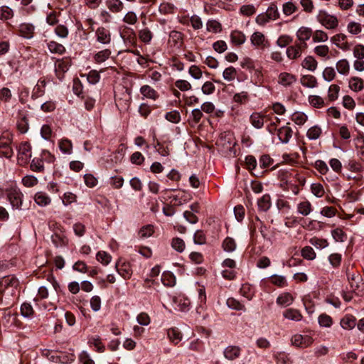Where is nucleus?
Here are the masks:
<instances>
[{
	"label": "nucleus",
	"instance_id": "58",
	"mask_svg": "<svg viewBox=\"0 0 364 364\" xmlns=\"http://www.w3.org/2000/svg\"><path fill=\"white\" fill-rule=\"evenodd\" d=\"M347 30L350 33L357 35L361 32L362 26L359 23L350 21L347 26Z\"/></svg>",
	"mask_w": 364,
	"mask_h": 364
},
{
	"label": "nucleus",
	"instance_id": "39",
	"mask_svg": "<svg viewBox=\"0 0 364 364\" xmlns=\"http://www.w3.org/2000/svg\"><path fill=\"white\" fill-rule=\"evenodd\" d=\"M222 247L224 251L232 252L235 250L237 245L235 240L230 237H227L223 242Z\"/></svg>",
	"mask_w": 364,
	"mask_h": 364
},
{
	"label": "nucleus",
	"instance_id": "46",
	"mask_svg": "<svg viewBox=\"0 0 364 364\" xmlns=\"http://www.w3.org/2000/svg\"><path fill=\"white\" fill-rule=\"evenodd\" d=\"M321 134V129L318 126H314L309 128L307 131L306 136L310 140H316L320 137Z\"/></svg>",
	"mask_w": 364,
	"mask_h": 364
},
{
	"label": "nucleus",
	"instance_id": "36",
	"mask_svg": "<svg viewBox=\"0 0 364 364\" xmlns=\"http://www.w3.org/2000/svg\"><path fill=\"white\" fill-rule=\"evenodd\" d=\"M161 282L165 286L172 287L176 284V279L173 273L165 272L162 274Z\"/></svg>",
	"mask_w": 364,
	"mask_h": 364
},
{
	"label": "nucleus",
	"instance_id": "10",
	"mask_svg": "<svg viewBox=\"0 0 364 364\" xmlns=\"http://www.w3.org/2000/svg\"><path fill=\"white\" fill-rule=\"evenodd\" d=\"M96 40L101 44L108 45L111 43L110 31L105 27H99L95 31Z\"/></svg>",
	"mask_w": 364,
	"mask_h": 364
},
{
	"label": "nucleus",
	"instance_id": "37",
	"mask_svg": "<svg viewBox=\"0 0 364 364\" xmlns=\"http://www.w3.org/2000/svg\"><path fill=\"white\" fill-rule=\"evenodd\" d=\"M58 146L62 153L65 154H71L73 151V144L70 140L63 139L59 141Z\"/></svg>",
	"mask_w": 364,
	"mask_h": 364
},
{
	"label": "nucleus",
	"instance_id": "42",
	"mask_svg": "<svg viewBox=\"0 0 364 364\" xmlns=\"http://www.w3.org/2000/svg\"><path fill=\"white\" fill-rule=\"evenodd\" d=\"M307 115L302 112H295L291 115V120L297 125H303L307 121Z\"/></svg>",
	"mask_w": 364,
	"mask_h": 364
},
{
	"label": "nucleus",
	"instance_id": "23",
	"mask_svg": "<svg viewBox=\"0 0 364 364\" xmlns=\"http://www.w3.org/2000/svg\"><path fill=\"white\" fill-rule=\"evenodd\" d=\"M140 92L144 97L154 100H156L159 96L158 92L154 88L147 85L141 87Z\"/></svg>",
	"mask_w": 364,
	"mask_h": 364
},
{
	"label": "nucleus",
	"instance_id": "16",
	"mask_svg": "<svg viewBox=\"0 0 364 364\" xmlns=\"http://www.w3.org/2000/svg\"><path fill=\"white\" fill-rule=\"evenodd\" d=\"M264 118L262 113L253 112L250 117V122L255 128L261 129L264 126Z\"/></svg>",
	"mask_w": 364,
	"mask_h": 364
},
{
	"label": "nucleus",
	"instance_id": "12",
	"mask_svg": "<svg viewBox=\"0 0 364 364\" xmlns=\"http://www.w3.org/2000/svg\"><path fill=\"white\" fill-rule=\"evenodd\" d=\"M50 359L54 363L68 364L75 360V355L73 353L58 352L56 355H52Z\"/></svg>",
	"mask_w": 364,
	"mask_h": 364
},
{
	"label": "nucleus",
	"instance_id": "44",
	"mask_svg": "<svg viewBox=\"0 0 364 364\" xmlns=\"http://www.w3.org/2000/svg\"><path fill=\"white\" fill-rule=\"evenodd\" d=\"M309 242L317 249H323L328 246V242L327 240L316 237L311 238Z\"/></svg>",
	"mask_w": 364,
	"mask_h": 364
},
{
	"label": "nucleus",
	"instance_id": "24",
	"mask_svg": "<svg viewBox=\"0 0 364 364\" xmlns=\"http://www.w3.org/2000/svg\"><path fill=\"white\" fill-rule=\"evenodd\" d=\"M47 47L50 53L59 55L64 54L66 50L63 45L54 41H49L47 43Z\"/></svg>",
	"mask_w": 364,
	"mask_h": 364
},
{
	"label": "nucleus",
	"instance_id": "52",
	"mask_svg": "<svg viewBox=\"0 0 364 364\" xmlns=\"http://www.w3.org/2000/svg\"><path fill=\"white\" fill-rule=\"evenodd\" d=\"M154 226L147 225L143 226L139 231V235L141 238H147L151 237L154 233Z\"/></svg>",
	"mask_w": 364,
	"mask_h": 364
},
{
	"label": "nucleus",
	"instance_id": "60",
	"mask_svg": "<svg viewBox=\"0 0 364 364\" xmlns=\"http://www.w3.org/2000/svg\"><path fill=\"white\" fill-rule=\"evenodd\" d=\"M226 304H227L228 306L232 309H235V310H237V311H240V310L245 311V306L233 298L228 299Z\"/></svg>",
	"mask_w": 364,
	"mask_h": 364
},
{
	"label": "nucleus",
	"instance_id": "26",
	"mask_svg": "<svg viewBox=\"0 0 364 364\" xmlns=\"http://www.w3.org/2000/svg\"><path fill=\"white\" fill-rule=\"evenodd\" d=\"M35 27L31 23H21L19 26V31L22 36L26 38H31L33 36Z\"/></svg>",
	"mask_w": 364,
	"mask_h": 364
},
{
	"label": "nucleus",
	"instance_id": "49",
	"mask_svg": "<svg viewBox=\"0 0 364 364\" xmlns=\"http://www.w3.org/2000/svg\"><path fill=\"white\" fill-rule=\"evenodd\" d=\"M139 36L142 42L149 43L151 41L153 35L148 28H145L139 31Z\"/></svg>",
	"mask_w": 364,
	"mask_h": 364
},
{
	"label": "nucleus",
	"instance_id": "19",
	"mask_svg": "<svg viewBox=\"0 0 364 364\" xmlns=\"http://www.w3.org/2000/svg\"><path fill=\"white\" fill-rule=\"evenodd\" d=\"M294 301L293 296L289 292H284L277 298V304L282 306H288Z\"/></svg>",
	"mask_w": 364,
	"mask_h": 364
},
{
	"label": "nucleus",
	"instance_id": "38",
	"mask_svg": "<svg viewBox=\"0 0 364 364\" xmlns=\"http://www.w3.org/2000/svg\"><path fill=\"white\" fill-rule=\"evenodd\" d=\"M70 65V60L67 58L58 60L55 64V71L64 73L68 70Z\"/></svg>",
	"mask_w": 364,
	"mask_h": 364
},
{
	"label": "nucleus",
	"instance_id": "25",
	"mask_svg": "<svg viewBox=\"0 0 364 364\" xmlns=\"http://www.w3.org/2000/svg\"><path fill=\"white\" fill-rule=\"evenodd\" d=\"M283 316L289 320L299 321L302 319L300 311L295 309H288L283 312Z\"/></svg>",
	"mask_w": 364,
	"mask_h": 364
},
{
	"label": "nucleus",
	"instance_id": "1",
	"mask_svg": "<svg viewBox=\"0 0 364 364\" xmlns=\"http://www.w3.org/2000/svg\"><path fill=\"white\" fill-rule=\"evenodd\" d=\"M19 282L14 275H7L0 279V294L12 296L15 294Z\"/></svg>",
	"mask_w": 364,
	"mask_h": 364
},
{
	"label": "nucleus",
	"instance_id": "45",
	"mask_svg": "<svg viewBox=\"0 0 364 364\" xmlns=\"http://www.w3.org/2000/svg\"><path fill=\"white\" fill-rule=\"evenodd\" d=\"M331 235L336 242H343L347 239V235L341 228H336L331 231Z\"/></svg>",
	"mask_w": 364,
	"mask_h": 364
},
{
	"label": "nucleus",
	"instance_id": "21",
	"mask_svg": "<svg viewBox=\"0 0 364 364\" xmlns=\"http://www.w3.org/2000/svg\"><path fill=\"white\" fill-rule=\"evenodd\" d=\"M112 54L109 49H104L96 53L93 56V60L95 63L100 64L105 62Z\"/></svg>",
	"mask_w": 364,
	"mask_h": 364
},
{
	"label": "nucleus",
	"instance_id": "13",
	"mask_svg": "<svg viewBox=\"0 0 364 364\" xmlns=\"http://www.w3.org/2000/svg\"><path fill=\"white\" fill-rule=\"evenodd\" d=\"M242 349L237 346H228L223 350L224 357L229 360H235L241 355Z\"/></svg>",
	"mask_w": 364,
	"mask_h": 364
},
{
	"label": "nucleus",
	"instance_id": "63",
	"mask_svg": "<svg viewBox=\"0 0 364 364\" xmlns=\"http://www.w3.org/2000/svg\"><path fill=\"white\" fill-rule=\"evenodd\" d=\"M311 193L318 198H321L324 195V188L321 183H312L311 186Z\"/></svg>",
	"mask_w": 364,
	"mask_h": 364
},
{
	"label": "nucleus",
	"instance_id": "59",
	"mask_svg": "<svg viewBox=\"0 0 364 364\" xmlns=\"http://www.w3.org/2000/svg\"><path fill=\"white\" fill-rule=\"evenodd\" d=\"M277 207L283 213H288L291 208L289 202L283 198H279L277 200Z\"/></svg>",
	"mask_w": 364,
	"mask_h": 364
},
{
	"label": "nucleus",
	"instance_id": "51",
	"mask_svg": "<svg viewBox=\"0 0 364 364\" xmlns=\"http://www.w3.org/2000/svg\"><path fill=\"white\" fill-rule=\"evenodd\" d=\"M342 255L339 253H332L328 256V262L334 268H338L341 263Z\"/></svg>",
	"mask_w": 364,
	"mask_h": 364
},
{
	"label": "nucleus",
	"instance_id": "43",
	"mask_svg": "<svg viewBox=\"0 0 364 364\" xmlns=\"http://www.w3.org/2000/svg\"><path fill=\"white\" fill-rule=\"evenodd\" d=\"M20 310L21 316L25 318H31L34 314V310L30 303H23Z\"/></svg>",
	"mask_w": 364,
	"mask_h": 364
},
{
	"label": "nucleus",
	"instance_id": "50",
	"mask_svg": "<svg viewBox=\"0 0 364 364\" xmlns=\"http://www.w3.org/2000/svg\"><path fill=\"white\" fill-rule=\"evenodd\" d=\"M265 14L267 15V17L270 18L271 21L276 20L279 17V13L278 11L277 6L274 4H271L268 7Z\"/></svg>",
	"mask_w": 364,
	"mask_h": 364
},
{
	"label": "nucleus",
	"instance_id": "29",
	"mask_svg": "<svg viewBox=\"0 0 364 364\" xmlns=\"http://www.w3.org/2000/svg\"><path fill=\"white\" fill-rule=\"evenodd\" d=\"M300 81L303 86L309 88H314L318 84L316 78L311 75H303Z\"/></svg>",
	"mask_w": 364,
	"mask_h": 364
},
{
	"label": "nucleus",
	"instance_id": "57",
	"mask_svg": "<svg viewBox=\"0 0 364 364\" xmlns=\"http://www.w3.org/2000/svg\"><path fill=\"white\" fill-rule=\"evenodd\" d=\"M340 87L337 85H331L328 91V97L330 101H335L338 97Z\"/></svg>",
	"mask_w": 364,
	"mask_h": 364
},
{
	"label": "nucleus",
	"instance_id": "61",
	"mask_svg": "<svg viewBox=\"0 0 364 364\" xmlns=\"http://www.w3.org/2000/svg\"><path fill=\"white\" fill-rule=\"evenodd\" d=\"M172 247L178 252H182L185 249L184 241L179 237H175L171 242Z\"/></svg>",
	"mask_w": 364,
	"mask_h": 364
},
{
	"label": "nucleus",
	"instance_id": "28",
	"mask_svg": "<svg viewBox=\"0 0 364 364\" xmlns=\"http://www.w3.org/2000/svg\"><path fill=\"white\" fill-rule=\"evenodd\" d=\"M312 35V31L308 27H301L296 32V36L300 43H306Z\"/></svg>",
	"mask_w": 364,
	"mask_h": 364
},
{
	"label": "nucleus",
	"instance_id": "2",
	"mask_svg": "<svg viewBox=\"0 0 364 364\" xmlns=\"http://www.w3.org/2000/svg\"><path fill=\"white\" fill-rule=\"evenodd\" d=\"M13 134L4 132L0 136V155L10 159L14 156V150L11 147Z\"/></svg>",
	"mask_w": 364,
	"mask_h": 364
},
{
	"label": "nucleus",
	"instance_id": "11",
	"mask_svg": "<svg viewBox=\"0 0 364 364\" xmlns=\"http://www.w3.org/2000/svg\"><path fill=\"white\" fill-rule=\"evenodd\" d=\"M331 42L343 50H349L351 44L347 41V36L343 33H338L331 38Z\"/></svg>",
	"mask_w": 364,
	"mask_h": 364
},
{
	"label": "nucleus",
	"instance_id": "54",
	"mask_svg": "<svg viewBox=\"0 0 364 364\" xmlns=\"http://www.w3.org/2000/svg\"><path fill=\"white\" fill-rule=\"evenodd\" d=\"M301 256L308 260H313L316 258V252L310 246H306L301 250Z\"/></svg>",
	"mask_w": 364,
	"mask_h": 364
},
{
	"label": "nucleus",
	"instance_id": "31",
	"mask_svg": "<svg viewBox=\"0 0 364 364\" xmlns=\"http://www.w3.org/2000/svg\"><path fill=\"white\" fill-rule=\"evenodd\" d=\"M355 325L356 318L352 315H346L341 321V326L344 329H353Z\"/></svg>",
	"mask_w": 364,
	"mask_h": 364
},
{
	"label": "nucleus",
	"instance_id": "35",
	"mask_svg": "<svg viewBox=\"0 0 364 364\" xmlns=\"http://www.w3.org/2000/svg\"><path fill=\"white\" fill-rule=\"evenodd\" d=\"M231 42L237 46L243 44L246 41V37L243 33L238 31H233L230 34Z\"/></svg>",
	"mask_w": 364,
	"mask_h": 364
},
{
	"label": "nucleus",
	"instance_id": "14",
	"mask_svg": "<svg viewBox=\"0 0 364 364\" xmlns=\"http://www.w3.org/2000/svg\"><path fill=\"white\" fill-rule=\"evenodd\" d=\"M292 129L288 126H283L277 130V136L283 144H287L292 136Z\"/></svg>",
	"mask_w": 364,
	"mask_h": 364
},
{
	"label": "nucleus",
	"instance_id": "5",
	"mask_svg": "<svg viewBox=\"0 0 364 364\" xmlns=\"http://www.w3.org/2000/svg\"><path fill=\"white\" fill-rule=\"evenodd\" d=\"M7 198L14 208L21 209L23 203V193L19 189L11 188L8 191Z\"/></svg>",
	"mask_w": 364,
	"mask_h": 364
},
{
	"label": "nucleus",
	"instance_id": "15",
	"mask_svg": "<svg viewBox=\"0 0 364 364\" xmlns=\"http://www.w3.org/2000/svg\"><path fill=\"white\" fill-rule=\"evenodd\" d=\"M296 81V77L289 73H281L278 77V83L284 87L291 86Z\"/></svg>",
	"mask_w": 364,
	"mask_h": 364
},
{
	"label": "nucleus",
	"instance_id": "17",
	"mask_svg": "<svg viewBox=\"0 0 364 364\" xmlns=\"http://www.w3.org/2000/svg\"><path fill=\"white\" fill-rule=\"evenodd\" d=\"M268 279L269 280L271 284L279 288H283L288 285L286 277L283 275H279L276 274H272L269 277H268Z\"/></svg>",
	"mask_w": 364,
	"mask_h": 364
},
{
	"label": "nucleus",
	"instance_id": "9",
	"mask_svg": "<svg viewBox=\"0 0 364 364\" xmlns=\"http://www.w3.org/2000/svg\"><path fill=\"white\" fill-rule=\"evenodd\" d=\"M307 46L306 43H298L294 46H289L286 53L289 59L294 60L301 55L302 50Z\"/></svg>",
	"mask_w": 364,
	"mask_h": 364
},
{
	"label": "nucleus",
	"instance_id": "33",
	"mask_svg": "<svg viewBox=\"0 0 364 364\" xmlns=\"http://www.w3.org/2000/svg\"><path fill=\"white\" fill-rule=\"evenodd\" d=\"M106 4L109 10L112 13H119L124 8V4L120 0H108Z\"/></svg>",
	"mask_w": 364,
	"mask_h": 364
},
{
	"label": "nucleus",
	"instance_id": "8",
	"mask_svg": "<svg viewBox=\"0 0 364 364\" xmlns=\"http://www.w3.org/2000/svg\"><path fill=\"white\" fill-rule=\"evenodd\" d=\"M119 274L124 279H129L132 275V269L129 262L119 259L115 264Z\"/></svg>",
	"mask_w": 364,
	"mask_h": 364
},
{
	"label": "nucleus",
	"instance_id": "20",
	"mask_svg": "<svg viewBox=\"0 0 364 364\" xmlns=\"http://www.w3.org/2000/svg\"><path fill=\"white\" fill-rule=\"evenodd\" d=\"M34 200L38 205L42 207L46 206L51 203L50 198L43 191L37 192L35 194Z\"/></svg>",
	"mask_w": 364,
	"mask_h": 364
},
{
	"label": "nucleus",
	"instance_id": "48",
	"mask_svg": "<svg viewBox=\"0 0 364 364\" xmlns=\"http://www.w3.org/2000/svg\"><path fill=\"white\" fill-rule=\"evenodd\" d=\"M223 77L225 80H233L237 77L236 69L232 66L225 68L223 73Z\"/></svg>",
	"mask_w": 364,
	"mask_h": 364
},
{
	"label": "nucleus",
	"instance_id": "47",
	"mask_svg": "<svg viewBox=\"0 0 364 364\" xmlns=\"http://www.w3.org/2000/svg\"><path fill=\"white\" fill-rule=\"evenodd\" d=\"M206 28L208 31L219 33L222 31V25L216 20H209L206 23Z\"/></svg>",
	"mask_w": 364,
	"mask_h": 364
},
{
	"label": "nucleus",
	"instance_id": "32",
	"mask_svg": "<svg viewBox=\"0 0 364 364\" xmlns=\"http://www.w3.org/2000/svg\"><path fill=\"white\" fill-rule=\"evenodd\" d=\"M311 211L312 206L311 203L308 200L300 202L297 205V212L304 216H307Z\"/></svg>",
	"mask_w": 364,
	"mask_h": 364
},
{
	"label": "nucleus",
	"instance_id": "4",
	"mask_svg": "<svg viewBox=\"0 0 364 364\" xmlns=\"http://www.w3.org/2000/svg\"><path fill=\"white\" fill-rule=\"evenodd\" d=\"M17 148V160L21 166L28 164L31 157V146L27 141L21 142Z\"/></svg>",
	"mask_w": 364,
	"mask_h": 364
},
{
	"label": "nucleus",
	"instance_id": "34",
	"mask_svg": "<svg viewBox=\"0 0 364 364\" xmlns=\"http://www.w3.org/2000/svg\"><path fill=\"white\" fill-rule=\"evenodd\" d=\"M258 208L261 211L266 212L271 207V198L269 195L265 194L257 202Z\"/></svg>",
	"mask_w": 364,
	"mask_h": 364
},
{
	"label": "nucleus",
	"instance_id": "53",
	"mask_svg": "<svg viewBox=\"0 0 364 364\" xmlns=\"http://www.w3.org/2000/svg\"><path fill=\"white\" fill-rule=\"evenodd\" d=\"M22 183L24 186L30 188L38 184V178L33 175H26L22 178Z\"/></svg>",
	"mask_w": 364,
	"mask_h": 364
},
{
	"label": "nucleus",
	"instance_id": "18",
	"mask_svg": "<svg viewBox=\"0 0 364 364\" xmlns=\"http://www.w3.org/2000/svg\"><path fill=\"white\" fill-rule=\"evenodd\" d=\"M167 336L170 341L177 345L182 339V333L177 328H171L167 331Z\"/></svg>",
	"mask_w": 364,
	"mask_h": 364
},
{
	"label": "nucleus",
	"instance_id": "56",
	"mask_svg": "<svg viewBox=\"0 0 364 364\" xmlns=\"http://www.w3.org/2000/svg\"><path fill=\"white\" fill-rule=\"evenodd\" d=\"M100 72L96 70H90L87 75V80L92 85L97 84L100 81Z\"/></svg>",
	"mask_w": 364,
	"mask_h": 364
},
{
	"label": "nucleus",
	"instance_id": "3",
	"mask_svg": "<svg viewBox=\"0 0 364 364\" xmlns=\"http://www.w3.org/2000/svg\"><path fill=\"white\" fill-rule=\"evenodd\" d=\"M318 21L327 29H334L338 26L336 16L329 14L324 10H320L316 16Z\"/></svg>",
	"mask_w": 364,
	"mask_h": 364
},
{
	"label": "nucleus",
	"instance_id": "55",
	"mask_svg": "<svg viewBox=\"0 0 364 364\" xmlns=\"http://www.w3.org/2000/svg\"><path fill=\"white\" fill-rule=\"evenodd\" d=\"M309 102L316 108H321L324 105L323 98L318 95H310L309 97Z\"/></svg>",
	"mask_w": 364,
	"mask_h": 364
},
{
	"label": "nucleus",
	"instance_id": "62",
	"mask_svg": "<svg viewBox=\"0 0 364 364\" xmlns=\"http://www.w3.org/2000/svg\"><path fill=\"white\" fill-rule=\"evenodd\" d=\"M323 78L327 82L332 81L336 77V71L332 67H326L323 72Z\"/></svg>",
	"mask_w": 364,
	"mask_h": 364
},
{
	"label": "nucleus",
	"instance_id": "27",
	"mask_svg": "<svg viewBox=\"0 0 364 364\" xmlns=\"http://www.w3.org/2000/svg\"><path fill=\"white\" fill-rule=\"evenodd\" d=\"M30 168L34 172L43 173L45 171L44 162L41 156L39 157H35L32 159Z\"/></svg>",
	"mask_w": 364,
	"mask_h": 364
},
{
	"label": "nucleus",
	"instance_id": "41",
	"mask_svg": "<svg viewBox=\"0 0 364 364\" xmlns=\"http://www.w3.org/2000/svg\"><path fill=\"white\" fill-rule=\"evenodd\" d=\"M336 69L340 74L347 75L350 70V65L348 60L346 59L338 60L336 63Z\"/></svg>",
	"mask_w": 364,
	"mask_h": 364
},
{
	"label": "nucleus",
	"instance_id": "6",
	"mask_svg": "<svg viewBox=\"0 0 364 364\" xmlns=\"http://www.w3.org/2000/svg\"><path fill=\"white\" fill-rule=\"evenodd\" d=\"M251 44L261 49L268 48L270 46L269 40L259 31L254 32L250 36Z\"/></svg>",
	"mask_w": 364,
	"mask_h": 364
},
{
	"label": "nucleus",
	"instance_id": "30",
	"mask_svg": "<svg viewBox=\"0 0 364 364\" xmlns=\"http://www.w3.org/2000/svg\"><path fill=\"white\" fill-rule=\"evenodd\" d=\"M318 63L313 56H307L301 63L303 68L309 71H314L317 68Z\"/></svg>",
	"mask_w": 364,
	"mask_h": 364
},
{
	"label": "nucleus",
	"instance_id": "64",
	"mask_svg": "<svg viewBox=\"0 0 364 364\" xmlns=\"http://www.w3.org/2000/svg\"><path fill=\"white\" fill-rule=\"evenodd\" d=\"M165 118L172 123H178L181 120V115L178 111L173 110L167 112Z\"/></svg>",
	"mask_w": 364,
	"mask_h": 364
},
{
	"label": "nucleus",
	"instance_id": "40",
	"mask_svg": "<svg viewBox=\"0 0 364 364\" xmlns=\"http://www.w3.org/2000/svg\"><path fill=\"white\" fill-rule=\"evenodd\" d=\"M298 9L299 8L296 4L291 1L285 2L282 6V11L285 16H290L292 14L296 12Z\"/></svg>",
	"mask_w": 364,
	"mask_h": 364
},
{
	"label": "nucleus",
	"instance_id": "7",
	"mask_svg": "<svg viewBox=\"0 0 364 364\" xmlns=\"http://www.w3.org/2000/svg\"><path fill=\"white\" fill-rule=\"evenodd\" d=\"M314 342V339L309 335L295 334L291 338V343L294 346L307 348Z\"/></svg>",
	"mask_w": 364,
	"mask_h": 364
},
{
	"label": "nucleus",
	"instance_id": "22",
	"mask_svg": "<svg viewBox=\"0 0 364 364\" xmlns=\"http://www.w3.org/2000/svg\"><path fill=\"white\" fill-rule=\"evenodd\" d=\"M348 83L349 87L354 92H360L364 88V81L358 77H351Z\"/></svg>",
	"mask_w": 364,
	"mask_h": 364
}]
</instances>
